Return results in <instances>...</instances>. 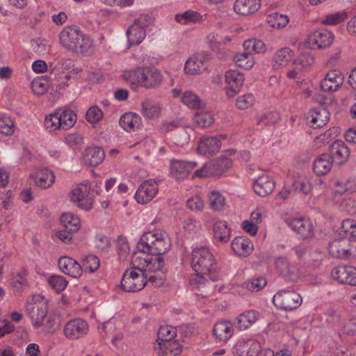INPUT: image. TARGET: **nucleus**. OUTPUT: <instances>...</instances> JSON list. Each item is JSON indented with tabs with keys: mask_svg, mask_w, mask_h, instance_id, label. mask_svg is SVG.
<instances>
[{
	"mask_svg": "<svg viewBox=\"0 0 356 356\" xmlns=\"http://www.w3.org/2000/svg\"><path fill=\"white\" fill-rule=\"evenodd\" d=\"M191 266L196 273L190 279V284L194 286L204 284L207 278L217 281L219 275L217 273V263L211 251L206 247L195 248L192 252Z\"/></svg>",
	"mask_w": 356,
	"mask_h": 356,
	"instance_id": "f257e3e1",
	"label": "nucleus"
},
{
	"mask_svg": "<svg viewBox=\"0 0 356 356\" xmlns=\"http://www.w3.org/2000/svg\"><path fill=\"white\" fill-rule=\"evenodd\" d=\"M59 40L64 48L72 51L87 54L92 49L91 38L76 26H65L59 34Z\"/></svg>",
	"mask_w": 356,
	"mask_h": 356,
	"instance_id": "f03ea898",
	"label": "nucleus"
},
{
	"mask_svg": "<svg viewBox=\"0 0 356 356\" xmlns=\"http://www.w3.org/2000/svg\"><path fill=\"white\" fill-rule=\"evenodd\" d=\"M170 247L171 241L168 234L161 229L144 233L137 245L138 250L161 256L168 252Z\"/></svg>",
	"mask_w": 356,
	"mask_h": 356,
	"instance_id": "7ed1b4c3",
	"label": "nucleus"
},
{
	"mask_svg": "<svg viewBox=\"0 0 356 356\" xmlns=\"http://www.w3.org/2000/svg\"><path fill=\"white\" fill-rule=\"evenodd\" d=\"M122 76L133 88L138 86L146 88H156L162 81L161 72L153 67H139L136 70H126Z\"/></svg>",
	"mask_w": 356,
	"mask_h": 356,
	"instance_id": "20e7f679",
	"label": "nucleus"
},
{
	"mask_svg": "<svg viewBox=\"0 0 356 356\" xmlns=\"http://www.w3.org/2000/svg\"><path fill=\"white\" fill-rule=\"evenodd\" d=\"M131 264L135 268L141 269L143 272L147 273V272L155 273L162 270L165 266V261L161 255L138 250L131 256Z\"/></svg>",
	"mask_w": 356,
	"mask_h": 356,
	"instance_id": "39448f33",
	"label": "nucleus"
},
{
	"mask_svg": "<svg viewBox=\"0 0 356 356\" xmlns=\"http://www.w3.org/2000/svg\"><path fill=\"white\" fill-rule=\"evenodd\" d=\"M152 278V275H149L133 266L124 273L121 286L124 291L136 292L143 289Z\"/></svg>",
	"mask_w": 356,
	"mask_h": 356,
	"instance_id": "423d86ee",
	"label": "nucleus"
},
{
	"mask_svg": "<svg viewBox=\"0 0 356 356\" xmlns=\"http://www.w3.org/2000/svg\"><path fill=\"white\" fill-rule=\"evenodd\" d=\"M329 252L335 258L350 259L356 257V244L347 238L332 240L329 244Z\"/></svg>",
	"mask_w": 356,
	"mask_h": 356,
	"instance_id": "0eeeda50",
	"label": "nucleus"
},
{
	"mask_svg": "<svg viewBox=\"0 0 356 356\" xmlns=\"http://www.w3.org/2000/svg\"><path fill=\"white\" fill-rule=\"evenodd\" d=\"M90 191L91 186L88 182L80 184L71 192L72 202L83 210H90L94 202V196Z\"/></svg>",
	"mask_w": 356,
	"mask_h": 356,
	"instance_id": "6e6552de",
	"label": "nucleus"
},
{
	"mask_svg": "<svg viewBox=\"0 0 356 356\" xmlns=\"http://www.w3.org/2000/svg\"><path fill=\"white\" fill-rule=\"evenodd\" d=\"M273 301L277 307L291 311L301 305L302 298L293 290H281L274 295Z\"/></svg>",
	"mask_w": 356,
	"mask_h": 356,
	"instance_id": "1a4fd4ad",
	"label": "nucleus"
},
{
	"mask_svg": "<svg viewBox=\"0 0 356 356\" xmlns=\"http://www.w3.org/2000/svg\"><path fill=\"white\" fill-rule=\"evenodd\" d=\"M152 23V19L147 15H141L127 31L128 41L131 45L139 44L145 38V28Z\"/></svg>",
	"mask_w": 356,
	"mask_h": 356,
	"instance_id": "9d476101",
	"label": "nucleus"
},
{
	"mask_svg": "<svg viewBox=\"0 0 356 356\" xmlns=\"http://www.w3.org/2000/svg\"><path fill=\"white\" fill-rule=\"evenodd\" d=\"M232 164L231 159L227 158L225 155H222L218 160L206 163L201 168L195 170L193 176L197 177L214 176L227 170L232 166Z\"/></svg>",
	"mask_w": 356,
	"mask_h": 356,
	"instance_id": "9b49d317",
	"label": "nucleus"
},
{
	"mask_svg": "<svg viewBox=\"0 0 356 356\" xmlns=\"http://www.w3.org/2000/svg\"><path fill=\"white\" fill-rule=\"evenodd\" d=\"M26 311L35 327H39L44 323L48 312L47 302L44 300H34L26 304Z\"/></svg>",
	"mask_w": 356,
	"mask_h": 356,
	"instance_id": "f8f14e48",
	"label": "nucleus"
},
{
	"mask_svg": "<svg viewBox=\"0 0 356 356\" xmlns=\"http://www.w3.org/2000/svg\"><path fill=\"white\" fill-rule=\"evenodd\" d=\"M210 55L201 52L191 55L185 63L186 74L196 75L204 72L209 66Z\"/></svg>",
	"mask_w": 356,
	"mask_h": 356,
	"instance_id": "ddd939ff",
	"label": "nucleus"
},
{
	"mask_svg": "<svg viewBox=\"0 0 356 356\" xmlns=\"http://www.w3.org/2000/svg\"><path fill=\"white\" fill-rule=\"evenodd\" d=\"M158 190V183L155 180H146L138 188L135 195L136 200L140 204H147L155 197Z\"/></svg>",
	"mask_w": 356,
	"mask_h": 356,
	"instance_id": "4468645a",
	"label": "nucleus"
},
{
	"mask_svg": "<svg viewBox=\"0 0 356 356\" xmlns=\"http://www.w3.org/2000/svg\"><path fill=\"white\" fill-rule=\"evenodd\" d=\"M334 40L332 32L326 29L314 31L307 38V45L311 49H322L329 47Z\"/></svg>",
	"mask_w": 356,
	"mask_h": 356,
	"instance_id": "2eb2a0df",
	"label": "nucleus"
},
{
	"mask_svg": "<svg viewBox=\"0 0 356 356\" xmlns=\"http://www.w3.org/2000/svg\"><path fill=\"white\" fill-rule=\"evenodd\" d=\"M88 330L87 322L81 318L69 321L65 325L63 333L69 339H76L83 337Z\"/></svg>",
	"mask_w": 356,
	"mask_h": 356,
	"instance_id": "dca6fc26",
	"label": "nucleus"
},
{
	"mask_svg": "<svg viewBox=\"0 0 356 356\" xmlns=\"http://www.w3.org/2000/svg\"><path fill=\"white\" fill-rule=\"evenodd\" d=\"M197 165V163L194 161H172L170 165V175L177 180H183L188 177Z\"/></svg>",
	"mask_w": 356,
	"mask_h": 356,
	"instance_id": "f3484780",
	"label": "nucleus"
},
{
	"mask_svg": "<svg viewBox=\"0 0 356 356\" xmlns=\"http://www.w3.org/2000/svg\"><path fill=\"white\" fill-rule=\"evenodd\" d=\"M332 277L341 283L356 286V268L352 266H339L334 268Z\"/></svg>",
	"mask_w": 356,
	"mask_h": 356,
	"instance_id": "a211bd4d",
	"label": "nucleus"
},
{
	"mask_svg": "<svg viewBox=\"0 0 356 356\" xmlns=\"http://www.w3.org/2000/svg\"><path fill=\"white\" fill-rule=\"evenodd\" d=\"M225 82L227 85V95L234 97L239 92L244 83V76L236 70H229L225 75Z\"/></svg>",
	"mask_w": 356,
	"mask_h": 356,
	"instance_id": "6ab92c4d",
	"label": "nucleus"
},
{
	"mask_svg": "<svg viewBox=\"0 0 356 356\" xmlns=\"http://www.w3.org/2000/svg\"><path fill=\"white\" fill-rule=\"evenodd\" d=\"M58 266L62 273L74 278H78L82 274V266L75 259L67 256L58 259Z\"/></svg>",
	"mask_w": 356,
	"mask_h": 356,
	"instance_id": "aec40b11",
	"label": "nucleus"
},
{
	"mask_svg": "<svg viewBox=\"0 0 356 356\" xmlns=\"http://www.w3.org/2000/svg\"><path fill=\"white\" fill-rule=\"evenodd\" d=\"M260 348V343L254 339L239 340L233 348V353L238 356H254Z\"/></svg>",
	"mask_w": 356,
	"mask_h": 356,
	"instance_id": "412c9836",
	"label": "nucleus"
},
{
	"mask_svg": "<svg viewBox=\"0 0 356 356\" xmlns=\"http://www.w3.org/2000/svg\"><path fill=\"white\" fill-rule=\"evenodd\" d=\"M275 186L273 178L266 174L259 176L253 182L254 192L261 197L270 195L274 191Z\"/></svg>",
	"mask_w": 356,
	"mask_h": 356,
	"instance_id": "4be33fe9",
	"label": "nucleus"
},
{
	"mask_svg": "<svg viewBox=\"0 0 356 356\" xmlns=\"http://www.w3.org/2000/svg\"><path fill=\"white\" fill-rule=\"evenodd\" d=\"M343 83V76L338 70H332L327 72L321 81V87L325 92L337 90Z\"/></svg>",
	"mask_w": 356,
	"mask_h": 356,
	"instance_id": "5701e85b",
	"label": "nucleus"
},
{
	"mask_svg": "<svg viewBox=\"0 0 356 356\" xmlns=\"http://www.w3.org/2000/svg\"><path fill=\"white\" fill-rule=\"evenodd\" d=\"M220 147L221 141L218 136H204L199 142L197 151L200 154L209 156L218 152Z\"/></svg>",
	"mask_w": 356,
	"mask_h": 356,
	"instance_id": "b1692460",
	"label": "nucleus"
},
{
	"mask_svg": "<svg viewBox=\"0 0 356 356\" xmlns=\"http://www.w3.org/2000/svg\"><path fill=\"white\" fill-rule=\"evenodd\" d=\"M276 267L283 277L289 278L293 281L296 280L298 277V267L296 264L290 263L284 257H280L276 260Z\"/></svg>",
	"mask_w": 356,
	"mask_h": 356,
	"instance_id": "393cba45",
	"label": "nucleus"
},
{
	"mask_svg": "<svg viewBox=\"0 0 356 356\" xmlns=\"http://www.w3.org/2000/svg\"><path fill=\"white\" fill-rule=\"evenodd\" d=\"M309 125L314 129L325 126L330 120V113L324 108H316L309 111L308 114Z\"/></svg>",
	"mask_w": 356,
	"mask_h": 356,
	"instance_id": "a878e982",
	"label": "nucleus"
},
{
	"mask_svg": "<svg viewBox=\"0 0 356 356\" xmlns=\"http://www.w3.org/2000/svg\"><path fill=\"white\" fill-rule=\"evenodd\" d=\"M32 177L35 185L42 189L49 188L55 181L54 172L47 168L39 169L32 175Z\"/></svg>",
	"mask_w": 356,
	"mask_h": 356,
	"instance_id": "bb28decb",
	"label": "nucleus"
},
{
	"mask_svg": "<svg viewBox=\"0 0 356 356\" xmlns=\"http://www.w3.org/2000/svg\"><path fill=\"white\" fill-rule=\"evenodd\" d=\"M288 225L300 237L307 238L312 235V225L309 220L303 218H294L287 220Z\"/></svg>",
	"mask_w": 356,
	"mask_h": 356,
	"instance_id": "cd10ccee",
	"label": "nucleus"
},
{
	"mask_svg": "<svg viewBox=\"0 0 356 356\" xmlns=\"http://www.w3.org/2000/svg\"><path fill=\"white\" fill-rule=\"evenodd\" d=\"M261 7V0H236L234 11L239 15L247 16L257 12Z\"/></svg>",
	"mask_w": 356,
	"mask_h": 356,
	"instance_id": "c85d7f7f",
	"label": "nucleus"
},
{
	"mask_svg": "<svg viewBox=\"0 0 356 356\" xmlns=\"http://www.w3.org/2000/svg\"><path fill=\"white\" fill-rule=\"evenodd\" d=\"M213 332L218 341L225 342L233 335V325L227 321H218L214 325Z\"/></svg>",
	"mask_w": 356,
	"mask_h": 356,
	"instance_id": "c756f323",
	"label": "nucleus"
},
{
	"mask_svg": "<svg viewBox=\"0 0 356 356\" xmlns=\"http://www.w3.org/2000/svg\"><path fill=\"white\" fill-rule=\"evenodd\" d=\"M332 163L333 161L330 154H322L314 161V172L318 176L325 175L332 169Z\"/></svg>",
	"mask_w": 356,
	"mask_h": 356,
	"instance_id": "7c9ffc66",
	"label": "nucleus"
},
{
	"mask_svg": "<svg viewBox=\"0 0 356 356\" xmlns=\"http://www.w3.org/2000/svg\"><path fill=\"white\" fill-rule=\"evenodd\" d=\"M154 348L159 356H179L182 351V346L177 341L159 342Z\"/></svg>",
	"mask_w": 356,
	"mask_h": 356,
	"instance_id": "2f4dec72",
	"label": "nucleus"
},
{
	"mask_svg": "<svg viewBox=\"0 0 356 356\" xmlns=\"http://www.w3.org/2000/svg\"><path fill=\"white\" fill-rule=\"evenodd\" d=\"M234 252L238 256L246 257L253 251V244L250 239L244 236L236 237L232 242Z\"/></svg>",
	"mask_w": 356,
	"mask_h": 356,
	"instance_id": "473e14b6",
	"label": "nucleus"
},
{
	"mask_svg": "<svg viewBox=\"0 0 356 356\" xmlns=\"http://www.w3.org/2000/svg\"><path fill=\"white\" fill-rule=\"evenodd\" d=\"M330 152L332 161L335 160L339 164L346 162L350 156L349 148L342 140L334 141L330 147Z\"/></svg>",
	"mask_w": 356,
	"mask_h": 356,
	"instance_id": "72a5a7b5",
	"label": "nucleus"
},
{
	"mask_svg": "<svg viewBox=\"0 0 356 356\" xmlns=\"http://www.w3.org/2000/svg\"><path fill=\"white\" fill-rule=\"evenodd\" d=\"M140 117L134 113H127L122 115L120 119V127L127 132L135 131L140 125Z\"/></svg>",
	"mask_w": 356,
	"mask_h": 356,
	"instance_id": "f704fd0d",
	"label": "nucleus"
},
{
	"mask_svg": "<svg viewBox=\"0 0 356 356\" xmlns=\"http://www.w3.org/2000/svg\"><path fill=\"white\" fill-rule=\"evenodd\" d=\"M104 159V152L101 147H88L83 154V159L86 164L90 166H97L100 164Z\"/></svg>",
	"mask_w": 356,
	"mask_h": 356,
	"instance_id": "c9c22d12",
	"label": "nucleus"
},
{
	"mask_svg": "<svg viewBox=\"0 0 356 356\" xmlns=\"http://www.w3.org/2000/svg\"><path fill=\"white\" fill-rule=\"evenodd\" d=\"M141 114L147 119L158 118L161 115V105L151 99H145L141 103Z\"/></svg>",
	"mask_w": 356,
	"mask_h": 356,
	"instance_id": "e433bc0d",
	"label": "nucleus"
},
{
	"mask_svg": "<svg viewBox=\"0 0 356 356\" xmlns=\"http://www.w3.org/2000/svg\"><path fill=\"white\" fill-rule=\"evenodd\" d=\"M213 235L216 239L220 242L227 243L231 236L230 229L227 227V223L223 220L216 222L213 227Z\"/></svg>",
	"mask_w": 356,
	"mask_h": 356,
	"instance_id": "4c0bfd02",
	"label": "nucleus"
},
{
	"mask_svg": "<svg viewBox=\"0 0 356 356\" xmlns=\"http://www.w3.org/2000/svg\"><path fill=\"white\" fill-rule=\"evenodd\" d=\"M209 204L213 211H222L227 207L226 199L219 191H213L209 195Z\"/></svg>",
	"mask_w": 356,
	"mask_h": 356,
	"instance_id": "58836bf2",
	"label": "nucleus"
},
{
	"mask_svg": "<svg viewBox=\"0 0 356 356\" xmlns=\"http://www.w3.org/2000/svg\"><path fill=\"white\" fill-rule=\"evenodd\" d=\"M60 222L70 232H76L81 227L80 219L72 213H65L60 217Z\"/></svg>",
	"mask_w": 356,
	"mask_h": 356,
	"instance_id": "ea45409f",
	"label": "nucleus"
},
{
	"mask_svg": "<svg viewBox=\"0 0 356 356\" xmlns=\"http://www.w3.org/2000/svg\"><path fill=\"white\" fill-rule=\"evenodd\" d=\"M175 20L181 24L186 25L202 21V16L197 11L189 10L183 13L177 14Z\"/></svg>",
	"mask_w": 356,
	"mask_h": 356,
	"instance_id": "a19ab883",
	"label": "nucleus"
},
{
	"mask_svg": "<svg viewBox=\"0 0 356 356\" xmlns=\"http://www.w3.org/2000/svg\"><path fill=\"white\" fill-rule=\"evenodd\" d=\"M57 113L60 114V122L62 124L61 129L67 130L71 128L76 121V114L68 108L57 109Z\"/></svg>",
	"mask_w": 356,
	"mask_h": 356,
	"instance_id": "79ce46f5",
	"label": "nucleus"
},
{
	"mask_svg": "<svg viewBox=\"0 0 356 356\" xmlns=\"http://www.w3.org/2000/svg\"><path fill=\"white\" fill-rule=\"evenodd\" d=\"M293 57V51L289 47L278 49L273 57V61L278 66L286 65Z\"/></svg>",
	"mask_w": 356,
	"mask_h": 356,
	"instance_id": "37998d69",
	"label": "nucleus"
},
{
	"mask_svg": "<svg viewBox=\"0 0 356 356\" xmlns=\"http://www.w3.org/2000/svg\"><path fill=\"white\" fill-rule=\"evenodd\" d=\"M289 22V19L287 15L277 12L273 13L267 17L268 24L274 29H283L288 24Z\"/></svg>",
	"mask_w": 356,
	"mask_h": 356,
	"instance_id": "c03bdc74",
	"label": "nucleus"
},
{
	"mask_svg": "<svg viewBox=\"0 0 356 356\" xmlns=\"http://www.w3.org/2000/svg\"><path fill=\"white\" fill-rule=\"evenodd\" d=\"M234 61L236 65L245 70L251 69L254 64L252 54L247 51L237 54L234 58Z\"/></svg>",
	"mask_w": 356,
	"mask_h": 356,
	"instance_id": "a18cd8bd",
	"label": "nucleus"
},
{
	"mask_svg": "<svg viewBox=\"0 0 356 356\" xmlns=\"http://www.w3.org/2000/svg\"><path fill=\"white\" fill-rule=\"evenodd\" d=\"M196 124L201 128L210 127L214 121L213 115L207 111H197L193 117Z\"/></svg>",
	"mask_w": 356,
	"mask_h": 356,
	"instance_id": "49530a36",
	"label": "nucleus"
},
{
	"mask_svg": "<svg viewBox=\"0 0 356 356\" xmlns=\"http://www.w3.org/2000/svg\"><path fill=\"white\" fill-rule=\"evenodd\" d=\"M175 336V327L168 325L160 326L157 332L158 340L161 343H164L165 341H172V339Z\"/></svg>",
	"mask_w": 356,
	"mask_h": 356,
	"instance_id": "de8ad7c7",
	"label": "nucleus"
},
{
	"mask_svg": "<svg viewBox=\"0 0 356 356\" xmlns=\"http://www.w3.org/2000/svg\"><path fill=\"white\" fill-rule=\"evenodd\" d=\"M15 124L10 116L5 114H0V133L10 136L14 133Z\"/></svg>",
	"mask_w": 356,
	"mask_h": 356,
	"instance_id": "09e8293b",
	"label": "nucleus"
},
{
	"mask_svg": "<svg viewBox=\"0 0 356 356\" xmlns=\"http://www.w3.org/2000/svg\"><path fill=\"white\" fill-rule=\"evenodd\" d=\"M243 47L245 51L250 52H255L257 54L263 53L266 50V45L261 40L250 39L247 40L243 43Z\"/></svg>",
	"mask_w": 356,
	"mask_h": 356,
	"instance_id": "8fccbe9b",
	"label": "nucleus"
},
{
	"mask_svg": "<svg viewBox=\"0 0 356 356\" xmlns=\"http://www.w3.org/2000/svg\"><path fill=\"white\" fill-rule=\"evenodd\" d=\"M60 118L61 115L57 113V110H56L53 113L46 116L44 120V125L46 128L49 129L51 131L61 129L62 124L60 122Z\"/></svg>",
	"mask_w": 356,
	"mask_h": 356,
	"instance_id": "3c124183",
	"label": "nucleus"
},
{
	"mask_svg": "<svg viewBox=\"0 0 356 356\" xmlns=\"http://www.w3.org/2000/svg\"><path fill=\"white\" fill-rule=\"evenodd\" d=\"M181 102L188 107L198 108L201 106V101L196 94L192 91L184 92L181 97Z\"/></svg>",
	"mask_w": 356,
	"mask_h": 356,
	"instance_id": "603ef678",
	"label": "nucleus"
},
{
	"mask_svg": "<svg viewBox=\"0 0 356 356\" xmlns=\"http://www.w3.org/2000/svg\"><path fill=\"white\" fill-rule=\"evenodd\" d=\"M354 180L352 179H342L335 181V192L343 194L346 192L354 191Z\"/></svg>",
	"mask_w": 356,
	"mask_h": 356,
	"instance_id": "864d4df0",
	"label": "nucleus"
},
{
	"mask_svg": "<svg viewBox=\"0 0 356 356\" xmlns=\"http://www.w3.org/2000/svg\"><path fill=\"white\" fill-rule=\"evenodd\" d=\"M48 283L56 292H60L66 288L68 282L64 277L54 275L49 277Z\"/></svg>",
	"mask_w": 356,
	"mask_h": 356,
	"instance_id": "5fc2aeb1",
	"label": "nucleus"
},
{
	"mask_svg": "<svg viewBox=\"0 0 356 356\" xmlns=\"http://www.w3.org/2000/svg\"><path fill=\"white\" fill-rule=\"evenodd\" d=\"M100 261L95 255L90 254L86 257L83 261V268L86 271L94 273L99 268Z\"/></svg>",
	"mask_w": 356,
	"mask_h": 356,
	"instance_id": "6e6d98bb",
	"label": "nucleus"
},
{
	"mask_svg": "<svg viewBox=\"0 0 356 356\" xmlns=\"http://www.w3.org/2000/svg\"><path fill=\"white\" fill-rule=\"evenodd\" d=\"M267 284L266 280L259 277L244 283V286L250 291L257 292L262 289Z\"/></svg>",
	"mask_w": 356,
	"mask_h": 356,
	"instance_id": "4d7b16f0",
	"label": "nucleus"
},
{
	"mask_svg": "<svg viewBox=\"0 0 356 356\" xmlns=\"http://www.w3.org/2000/svg\"><path fill=\"white\" fill-rule=\"evenodd\" d=\"M129 245L125 237L119 236L117 240V252L120 259H125L129 254Z\"/></svg>",
	"mask_w": 356,
	"mask_h": 356,
	"instance_id": "13d9d810",
	"label": "nucleus"
},
{
	"mask_svg": "<svg viewBox=\"0 0 356 356\" xmlns=\"http://www.w3.org/2000/svg\"><path fill=\"white\" fill-rule=\"evenodd\" d=\"M346 18L347 14L344 11L331 13L325 16L323 23L326 25H336L344 21Z\"/></svg>",
	"mask_w": 356,
	"mask_h": 356,
	"instance_id": "bf43d9fd",
	"label": "nucleus"
},
{
	"mask_svg": "<svg viewBox=\"0 0 356 356\" xmlns=\"http://www.w3.org/2000/svg\"><path fill=\"white\" fill-rule=\"evenodd\" d=\"M49 86L47 80L44 79L37 78L33 80L31 82L32 91L38 95L44 94Z\"/></svg>",
	"mask_w": 356,
	"mask_h": 356,
	"instance_id": "052dcab7",
	"label": "nucleus"
},
{
	"mask_svg": "<svg viewBox=\"0 0 356 356\" xmlns=\"http://www.w3.org/2000/svg\"><path fill=\"white\" fill-rule=\"evenodd\" d=\"M341 229L346 235L353 239H356V221L352 219H346L343 220Z\"/></svg>",
	"mask_w": 356,
	"mask_h": 356,
	"instance_id": "680f3d73",
	"label": "nucleus"
},
{
	"mask_svg": "<svg viewBox=\"0 0 356 356\" xmlns=\"http://www.w3.org/2000/svg\"><path fill=\"white\" fill-rule=\"evenodd\" d=\"M254 102V97L252 94H246L238 97L236 100V106L239 109H247Z\"/></svg>",
	"mask_w": 356,
	"mask_h": 356,
	"instance_id": "e2e57ef3",
	"label": "nucleus"
},
{
	"mask_svg": "<svg viewBox=\"0 0 356 356\" xmlns=\"http://www.w3.org/2000/svg\"><path fill=\"white\" fill-rule=\"evenodd\" d=\"M26 275V270L22 269L13 277V284L17 290L21 289L27 284Z\"/></svg>",
	"mask_w": 356,
	"mask_h": 356,
	"instance_id": "0e129e2a",
	"label": "nucleus"
},
{
	"mask_svg": "<svg viewBox=\"0 0 356 356\" xmlns=\"http://www.w3.org/2000/svg\"><path fill=\"white\" fill-rule=\"evenodd\" d=\"M339 209L343 212L353 215L356 213V202L352 198L344 199L340 202Z\"/></svg>",
	"mask_w": 356,
	"mask_h": 356,
	"instance_id": "69168bd1",
	"label": "nucleus"
},
{
	"mask_svg": "<svg viewBox=\"0 0 356 356\" xmlns=\"http://www.w3.org/2000/svg\"><path fill=\"white\" fill-rule=\"evenodd\" d=\"M103 116V113L97 106L90 107L86 115V120L91 124H94L99 121Z\"/></svg>",
	"mask_w": 356,
	"mask_h": 356,
	"instance_id": "338daca9",
	"label": "nucleus"
},
{
	"mask_svg": "<svg viewBox=\"0 0 356 356\" xmlns=\"http://www.w3.org/2000/svg\"><path fill=\"white\" fill-rule=\"evenodd\" d=\"M186 205L188 209L195 211H201L204 207V201L198 196L189 198Z\"/></svg>",
	"mask_w": 356,
	"mask_h": 356,
	"instance_id": "774afa93",
	"label": "nucleus"
}]
</instances>
